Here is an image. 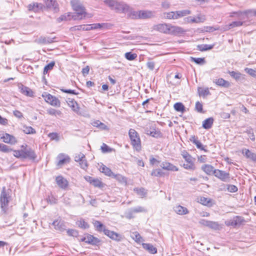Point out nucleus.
<instances>
[{"label":"nucleus","mask_w":256,"mask_h":256,"mask_svg":"<svg viewBox=\"0 0 256 256\" xmlns=\"http://www.w3.org/2000/svg\"><path fill=\"white\" fill-rule=\"evenodd\" d=\"M56 180L58 186L62 189L66 188L68 186V180L61 176H57Z\"/></svg>","instance_id":"obj_17"},{"label":"nucleus","mask_w":256,"mask_h":256,"mask_svg":"<svg viewBox=\"0 0 256 256\" xmlns=\"http://www.w3.org/2000/svg\"><path fill=\"white\" fill-rule=\"evenodd\" d=\"M147 134L153 137L157 138L160 136V132L159 131L156 130L154 128H152L150 130H148Z\"/></svg>","instance_id":"obj_54"},{"label":"nucleus","mask_w":256,"mask_h":256,"mask_svg":"<svg viewBox=\"0 0 256 256\" xmlns=\"http://www.w3.org/2000/svg\"><path fill=\"white\" fill-rule=\"evenodd\" d=\"M48 137L52 140H59L58 134L56 132H52L48 134Z\"/></svg>","instance_id":"obj_62"},{"label":"nucleus","mask_w":256,"mask_h":256,"mask_svg":"<svg viewBox=\"0 0 256 256\" xmlns=\"http://www.w3.org/2000/svg\"><path fill=\"white\" fill-rule=\"evenodd\" d=\"M56 38H50L49 36H41L38 39L37 42L40 44H51L54 42V39Z\"/></svg>","instance_id":"obj_24"},{"label":"nucleus","mask_w":256,"mask_h":256,"mask_svg":"<svg viewBox=\"0 0 256 256\" xmlns=\"http://www.w3.org/2000/svg\"><path fill=\"white\" fill-rule=\"evenodd\" d=\"M118 1L116 0H104V2L112 10H114Z\"/></svg>","instance_id":"obj_42"},{"label":"nucleus","mask_w":256,"mask_h":256,"mask_svg":"<svg viewBox=\"0 0 256 256\" xmlns=\"http://www.w3.org/2000/svg\"><path fill=\"white\" fill-rule=\"evenodd\" d=\"M46 4L47 7L53 8L56 10L57 8V4L55 0H45Z\"/></svg>","instance_id":"obj_35"},{"label":"nucleus","mask_w":256,"mask_h":256,"mask_svg":"<svg viewBox=\"0 0 256 256\" xmlns=\"http://www.w3.org/2000/svg\"><path fill=\"white\" fill-rule=\"evenodd\" d=\"M2 138L4 142L10 143L12 144H15L17 142L14 136L8 134H6Z\"/></svg>","instance_id":"obj_20"},{"label":"nucleus","mask_w":256,"mask_h":256,"mask_svg":"<svg viewBox=\"0 0 256 256\" xmlns=\"http://www.w3.org/2000/svg\"><path fill=\"white\" fill-rule=\"evenodd\" d=\"M28 8L29 10H32L36 12L42 8V4L38 3H34L29 4Z\"/></svg>","instance_id":"obj_34"},{"label":"nucleus","mask_w":256,"mask_h":256,"mask_svg":"<svg viewBox=\"0 0 256 256\" xmlns=\"http://www.w3.org/2000/svg\"><path fill=\"white\" fill-rule=\"evenodd\" d=\"M108 237L112 238V240L116 241H120L122 239V236H120V235L113 231L111 232V233L110 234Z\"/></svg>","instance_id":"obj_45"},{"label":"nucleus","mask_w":256,"mask_h":256,"mask_svg":"<svg viewBox=\"0 0 256 256\" xmlns=\"http://www.w3.org/2000/svg\"><path fill=\"white\" fill-rule=\"evenodd\" d=\"M229 74L230 76L236 80H238L240 78L241 74L240 72H236L234 71L230 72Z\"/></svg>","instance_id":"obj_60"},{"label":"nucleus","mask_w":256,"mask_h":256,"mask_svg":"<svg viewBox=\"0 0 256 256\" xmlns=\"http://www.w3.org/2000/svg\"><path fill=\"white\" fill-rule=\"evenodd\" d=\"M160 166L164 170L176 172L178 170V168L176 166L167 162H162L160 164Z\"/></svg>","instance_id":"obj_14"},{"label":"nucleus","mask_w":256,"mask_h":256,"mask_svg":"<svg viewBox=\"0 0 256 256\" xmlns=\"http://www.w3.org/2000/svg\"><path fill=\"white\" fill-rule=\"evenodd\" d=\"M234 14L236 15V17L240 20H244V18H241V16H246L247 18H248V10L244 11H238L233 12L230 14V16L232 17Z\"/></svg>","instance_id":"obj_23"},{"label":"nucleus","mask_w":256,"mask_h":256,"mask_svg":"<svg viewBox=\"0 0 256 256\" xmlns=\"http://www.w3.org/2000/svg\"><path fill=\"white\" fill-rule=\"evenodd\" d=\"M46 200L48 202L51 204H56L58 202V199L53 195L49 196Z\"/></svg>","instance_id":"obj_55"},{"label":"nucleus","mask_w":256,"mask_h":256,"mask_svg":"<svg viewBox=\"0 0 256 256\" xmlns=\"http://www.w3.org/2000/svg\"><path fill=\"white\" fill-rule=\"evenodd\" d=\"M86 16L90 18L91 15L88 14L86 11L85 8H84V10H79L78 11L76 12V14L72 16V18L74 20H80L85 18Z\"/></svg>","instance_id":"obj_10"},{"label":"nucleus","mask_w":256,"mask_h":256,"mask_svg":"<svg viewBox=\"0 0 256 256\" xmlns=\"http://www.w3.org/2000/svg\"><path fill=\"white\" fill-rule=\"evenodd\" d=\"M202 170L204 171L206 174H214V167L210 164H204L202 166Z\"/></svg>","instance_id":"obj_32"},{"label":"nucleus","mask_w":256,"mask_h":256,"mask_svg":"<svg viewBox=\"0 0 256 256\" xmlns=\"http://www.w3.org/2000/svg\"><path fill=\"white\" fill-rule=\"evenodd\" d=\"M66 102L68 106L72 108L74 112L77 114L78 113L80 108L78 106V104L75 100L68 98Z\"/></svg>","instance_id":"obj_22"},{"label":"nucleus","mask_w":256,"mask_h":256,"mask_svg":"<svg viewBox=\"0 0 256 256\" xmlns=\"http://www.w3.org/2000/svg\"><path fill=\"white\" fill-rule=\"evenodd\" d=\"M184 32L185 30L182 27L173 26L172 24H170L168 34L176 36L182 34Z\"/></svg>","instance_id":"obj_11"},{"label":"nucleus","mask_w":256,"mask_h":256,"mask_svg":"<svg viewBox=\"0 0 256 256\" xmlns=\"http://www.w3.org/2000/svg\"><path fill=\"white\" fill-rule=\"evenodd\" d=\"M42 96L45 101L51 106L58 108L60 106V102L56 96L46 93L42 94Z\"/></svg>","instance_id":"obj_4"},{"label":"nucleus","mask_w":256,"mask_h":256,"mask_svg":"<svg viewBox=\"0 0 256 256\" xmlns=\"http://www.w3.org/2000/svg\"><path fill=\"white\" fill-rule=\"evenodd\" d=\"M198 92L200 96H202L204 98L210 94L208 88L198 87Z\"/></svg>","instance_id":"obj_28"},{"label":"nucleus","mask_w":256,"mask_h":256,"mask_svg":"<svg viewBox=\"0 0 256 256\" xmlns=\"http://www.w3.org/2000/svg\"><path fill=\"white\" fill-rule=\"evenodd\" d=\"M147 68L150 70H152L154 68L155 63L152 61H148L146 62Z\"/></svg>","instance_id":"obj_64"},{"label":"nucleus","mask_w":256,"mask_h":256,"mask_svg":"<svg viewBox=\"0 0 256 256\" xmlns=\"http://www.w3.org/2000/svg\"><path fill=\"white\" fill-rule=\"evenodd\" d=\"M36 158V155L32 149L25 148L24 150V158L34 160Z\"/></svg>","instance_id":"obj_16"},{"label":"nucleus","mask_w":256,"mask_h":256,"mask_svg":"<svg viewBox=\"0 0 256 256\" xmlns=\"http://www.w3.org/2000/svg\"><path fill=\"white\" fill-rule=\"evenodd\" d=\"M128 134L134 148L136 151H140L141 150V144L138 132L134 129L131 128L129 130Z\"/></svg>","instance_id":"obj_2"},{"label":"nucleus","mask_w":256,"mask_h":256,"mask_svg":"<svg viewBox=\"0 0 256 256\" xmlns=\"http://www.w3.org/2000/svg\"><path fill=\"white\" fill-rule=\"evenodd\" d=\"M214 82L218 86H222L224 88H228L230 86V84L228 81L224 80L222 78H220L218 80H216Z\"/></svg>","instance_id":"obj_29"},{"label":"nucleus","mask_w":256,"mask_h":256,"mask_svg":"<svg viewBox=\"0 0 256 256\" xmlns=\"http://www.w3.org/2000/svg\"><path fill=\"white\" fill-rule=\"evenodd\" d=\"M198 50L200 51H205L208 50H210L212 49L214 47V45H208V44H201L198 45Z\"/></svg>","instance_id":"obj_47"},{"label":"nucleus","mask_w":256,"mask_h":256,"mask_svg":"<svg viewBox=\"0 0 256 256\" xmlns=\"http://www.w3.org/2000/svg\"><path fill=\"white\" fill-rule=\"evenodd\" d=\"M191 60L192 62H194L196 64H205V59L204 58H193L191 57Z\"/></svg>","instance_id":"obj_51"},{"label":"nucleus","mask_w":256,"mask_h":256,"mask_svg":"<svg viewBox=\"0 0 256 256\" xmlns=\"http://www.w3.org/2000/svg\"><path fill=\"white\" fill-rule=\"evenodd\" d=\"M244 222V220L243 218L240 216H236L232 219L226 220L225 222V224L227 226H240Z\"/></svg>","instance_id":"obj_6"},{"label":"nucleus","mask_w":256,"mask_h":256,"mask_svg":"<svg viewBox=\"0 0 256 256\" xmlns=\"http://www.w3.org/2000/svg\"><path fill=\"white\" fill-rule=\"evenodd\" d=\"M124 56L128 60H133L136 58L137 54H132L131 52H128L125 54Z\"/></svg>","instance_id":"obj_49"},{"label":"nucleus","mask_w":256,"mask_h":256,"mask_svg":"<svg viewBox=\"0 0 256 256\" xmlns=\"http://www.w3.org/2000/svg\"><path fill=\"white\" fill-rule=\"evenodd\" d=\"M10 190H6V187H3L0 196V202L2 212L6 214L8 210V203L10 201Z\"/></svg>","instance_id":"obj_1"},{"label":"nucleus","mask_w":256,"mask_h":256,"mask_svg":"<svg viewBox=\"0 0 256 256\" xmlns=\"http://www.w3.org/2000/svg\"><path fill=\"white\" fill-rule=\"evenodd\" d=\"M208 227L216 230H220L222 228L220 224L218 222L210 220L209 221Z\"/></svg>","instance_id":"obj_30"},{"label":"nucleus","mask_w":256,"mask_h":256,"mask_svg":"<svg viewBox=\"0 0 256 256\" xmlns=\"http://www.w3.org/2000/svg\"><path fill=\"white\" fill-rule=\"evenodd\" d=\"M74 28L75 30H92V27L90 24H82L75 26Z\"/></svg>","instance_id":"obj_36"},{"label":"nucleus","mask_w":256,"mask_h":256,"mask_svg":"<svg viewBox=\"0 0 256 256\" xmlns=\"http://www.w3.org/2000/svg\"><path fill=\"white\" fill-rule=\"evenodd\" d=\"M151 175L154 176H162L164 175V173L160 169H156L152 172Z\"/></svg>","instance_id":"obj_52"},{"label":"nucleus","mask_w":256,"mask_h":256,"mask_svg":"<svg viewBox=\"0 0 256 256\" xmlns=\"http://www.w3.org/2000/svg\"><path fill=\"white\" fill-rule=\"evenodd\" d=\"M23 132L26 134H34L36 131L32 126H24Z\"/></svg>","instance_id":"obj_44"},{"label":"nucleus","mask_w":256,"mask_h":256,"mask_svg":"<svg viewBox=\"0 0 256 256\" xmlns=\"http://www.w3.org/2000/svg\"><path fill=\"white\" fill-rule=\"evenodd\" d=\"M70 14H64L61 16L59 18H58V20L59 22H62V20H70Z\"/></svg>","instance_id":"obj_63"},{"label":"nucleus","mask_w":256,"mask_h":256,"mask_svg":"<svg viewBox=\"0 0 256 256\" xmlns=\"http://www.w3.org/2000/svg\"><path fill=\"white\" fill-rule=\"evenodd\" d=\"M14 156L20 158H24V150H14Z\"/></svg>","instance_id":"obj_56"},{"label":"nucleus","mask_w":256,"mask_h":256,"mask_svg":"<svg viewBox=\"0 0 256 256\" xmlns=\"http://www.w3.org/2000/svg\"><path fill=\"white\" fill-rule=\"evenodd\" d=\"M142 247L152 254H156L157 249L150 244H142Z\"/></svg>","instance_id":"obj_26"},{"label":"nucleus","mask_w":256,"mask_h":256,"mask_svg":"<svg viewBox=\"0 0 256 256\" xmlns=\"http://www.w3.org/2000/svg\"><path fill=\"white\" fill-rule=\"evenodd\" d=\"M242 154L247 158L250 160L256 162V154L251 152L249 150L244 148L242 150Z\"/></svg>","instance_id":"obj_19"},{"label":"nucleus","mask_w":256,"mask_h":256,"mask_svg":"<svg viewBox=\"0 0 256 256\" xmlns=\"http://www.w3.org/2000/svg\"><path fill=\"white\" fill-rule=\"evenodd\" d=\"M182 156L186 162V163L183 164L184 168L188 170H194L196 169V166L194 163L195 159L187 152H184Z\"/></svg>","instance_id":"obj_3"},{"label":"nucleus","mask_w":256,"mask_h":256,"mask_svg":"<svg viewBox=\"0 0 256 256\" xmlns=\"http://www.w3.org/2000/svg\"><path fill=\"white\" fill-rule=\"evenodd\" d=\"M57 159L58 160L57 166H62L65 164L69 162L70 160V157L64 154H59L57 157Z\"/></svg>","instance_id":"obj_13"},{"label":"nucleus","mask_w":256,"mask_h":256,"mask_svg":"<svg viewBox=\"0 0 256 256\" xmlns=\"http://www.w3.org/2000/svg\"><path fill=\"white\" fill-rule=\"evenodd\" d=\"M174 110L179 112L183 113L185 110V107L184 105L181 102H176L174 104Z\"/></svg>","instance_id":"obj_37"},{"label":"nucleus","mask_w":256,"mask_h":256,"mask_svg":"<svg viewBox=\"0 0 256 256\" xmlns=\"http://www.w3.org/2000/svg\"><path fill=\"white\" fill-rule=\"evenodd\" d=\"M94 227L98 232H102L105 226L100 222L96 220L94 223Z\"/></svg>","instance_id":"obj_50"},{"label":"nucleus","mask_w":256,"mask_h":256,"mask_svg":"<svg viewBox=\"0 0 256 256\" xmlns=\"http://www.w3.org/2000/svg\"><path fill=\"white\" fill-rule=\"evenodd\" d=\"M214 174L215 176L223 182H228L230 181V174L224 171L218 169L214 170Z\"/></svg>","instance_id":"obj_7"},{"label":"nucleus","mask_w":256,"mask_h":256,"mask_svg":"<svg viewBox=\"0 0 256 256\" xmlns=\"http://www.w3.org/2000/svg\"><path fill=\"white\" fill-rule=\"evenodd\" d=\"M190 14V11L188 10L176 11V19L186 16Z\"/></svg>","instance_id":"obj_31"},{"label":"nucleus","mask_w":256,"mask_h":256,"mask_svg":"<svg viewBox=\"0 0 256 256\" xmlns=\"http://www.w3.org/2000/svg\"><path fill=\"white\" fill-rule=\"evenodd\" d=\"M80 241L94 246H98L100 242V240L91 234H86L82 238Z\"/></svg>","instance_id":"obj_5"},{"label":"nucleus","mask_w":256,"mask_h":256,"mask_svg":"<svg viewBox=\"0 0 256 256\" xmlns=\"http://www.w3.org/2000/svg\"><path fill=\"white\" fill-rule=\"evenodd\" d=\"M164 16L168 19L176 20V12H164Z\"/></svg>","instance_id":"obj_46"},{"label":"nucleus","mask_w":256,"mask_h":256,"mask_svg":"<svg viewBox=\"0 0 256 256\" xmlns=\"http://www.w3.org/2000/svg\"><path fill=\"white\" fill-rule=\"evenodd\" d=\"M130 7L123 2H117L114 10L119 12H126L129 11Z\"/></svg>","instance_id":"obj_12"},{"label":"nucleus","mask_w":256,"mask_h":256,"mask_svg":"<svg viewBox=\"0 0 256 256\" xmlns=\"http://www.w3.org/2000/svg\"><path fill=\"white\" fill-rule=\"evenodd\" d=\"M67 234L68 236H78V232L76 230L70 229L67 230Z\"/></svg>","instance_id":"obj_61"},{"label":"nucleus","mask_w":256,"mask_h":256,"mask_svg":"<svg viewBox=\"0 0 256 256\" xmlns=\"http://www.w3.org/2000/svg\"><path fill=\"white\" fill-rule=\"evenodd\" d=\"M244 70L246 73L248 74L251 76L256 77V70L248 68H246Z\"/></svg>","instance_id":"obj_59"},{"label":"nucleus","mask_w":256,"mask_h":256,"mask_svg":"<svg viewBox=\"0 0 256 256\" xmlns=\"http://www.w3.org/2000/svg\"><path fill=\"white\" fill-rule=\"evenodd\" d=\"M47 113L50 116H60L62 114V112L59 110L54 109L53 108H49L46 110Z\"/></svg>","instance_id":"obj_33"},{"label":"nucleus","mask_w":256,"mask_h":256,"mask_svg":"<svg viewBox=\"0 0 256 256\" xmlns=\"http://www.w3.org/2000/svg\"><path fill=\"white\" fill-rule=\"evenodd\" d=\"M213 122L214 118H208L203 121L202 127L206 130H208L212 128Z\"/></svg>","instance_id":"obj_27"},{"label":"nucleus","mask_w":256,"mask_h":256,"mask_svg":"<svg viewBox=\"0 0 256 256\" xmlns=\"http://www.w3.org/2000/svg\"><path fill=\"white\" fill-rule=\"evenodd\" d=\"M70 3L72 9L75 12L78 11L79 10H84V7L78 0H71Z\"/></svg>","instance_id":"obj_21"},{"label":"nucleus","mask_w":256,"mask_h":256,"mask_svg":"<svg viewBox=\"0 0 256 256\" xmlns=\"http://www.w3.org/2000/svg\"><path fill=\"white\" fill-rule=\"evenodd\" d=\"M100 170L106 176H111L113 174L111 170L105 166H102L100 168Z\"/></svg>","instance_id":"obj_41"},{"label":"nucleus","mask_w":256,"mask_h":256,"mask_svg":"<svg viewBox=\"0 0 256 256\" xmlns=\"http://www.w3.org/2000/svg\"><path fill=\"white\" fill-rule=\"evenodd\" d=\"M76 224L78 227L84 229L88 228L89 227L88 224L82 219L78 220L76 222Z\"/></svg>","instance_id":"obj_43"},{"label":"nucleus","mask_w":256,"mask_h":256,"mask_svg":"<svg viewBox=\"0 0 256 256\" xmlns=\"http://www.w3.org/2000/svg\"><path fill=\"white\" fill-rule=\"evenodd\" d=\"M170 24H160L154 26V30L165 34H169Z\"/></svg>","instance_id":"obj_9"},{"label":"nucleus","mask_w":256,"mask_h":256,"mask_svg":"<svg viewBox=\"0 0 256 256\" xmlns=\"http://www.w3.org/2000/svg\"><path fill=\"white\" fill-rule=\"evenodd\" d=\"M19 88L20 92L25 96L30 97L34 96V92L30 88L22 84L19 86Z\"/></svg>","instance_id":"obj_18"},{"label":"nucleus","mask_w":256,"mask_h":256,"mask_svg":"<svg viewBox=\"0 0 256 256\" xmlns=\"http://www.w3.org/2000/svg\"><path fill=\"white\" fill-rule=\"evenodd\" d=\"M92 184L95 187L100 188L102 186V182L98 178H94Z\"/></svg>","instance_id":"obj_58"},{"label":"nucleus","mask_w":256,"mask_h":256,"mask_svg":"<svg viewBox=\"0 0 256 256\" xmlns=\"http://www.w3.org/2000/svg\"><path fill=\"white\" fill-rule=\"evenodd\" d=\"M134 191L142 198L144 197L146 194V192L143 188H135Z\"/></svg>","instance_id":"obj_38"},{"label":"nucleus","mask_w":256,"mask_h":256,"mask_svg":"<svg viewBox=\"0 0 256 256\" xmlns=\"http://www.w3.org/2000/svg\"><path fill=\"white\" fill-rule=\"evenodd\" d=\"M54 64H55L54 62H52L49 63L48 64L46 65L44 68V74H46L49 70H52L54 66Z\"/></svg>","instance_id":"obj_53"},{"label":"nucleus","mask_w":256,"mask_h":256,"mask_svg":"<svg viewBox=\"0 0 256 256\" xmlns=\"http://www.w3.org/2000/svg\"><path fill=\"white\" fill-rule=\"evenodd\" d=\"M54 228L62 232L66 229L64 222L61 220H56L52 223Z\"/></svg>","instance_id":"obj_15"},{"label":"nucleus","mask_w":256,"mask_h":256,"mask_svg":"<svg viewBox=\"0 0 256 256\" xmlns=\"http://www.w3.org/2000/svg\"><path fill=\"white\" fill-rule=\"evenodd\" d=\"M133 14L136 18H148L154 17V12L150 10H140L138 12H134Z\"/></svg>","instance_id":"obj_8"},{"label":"nucleus","mask_w":256,"mask_h":256,"mask_svg":"<svg viewBox=\"0 0 256 256\" xmlns=\"http://www.w3.org/2000/svg\"><path fill=\"white\" fill-rule=\"evenodd\" d=\"M146 210L142 206H138L134 208H131L130 210V214H133L137 212H146Z\"/></svg>","instance_id":"obj_40"},{"label":"nucleus","mask_w":256,"mask_h":256,"mask_svg":"<svg viewBox=\"0 0 256 256\" xmlns=\"http://www.w3.org/2000/svg\"><path fill=\"white\" fill-rule=\"evenodd\" d=\"M0 151L4 152H8L12 151V149L8 146L1 144L0 146Z\"/></svg>","instance_id":"obj_57"},{"label":"nucleus","mask_w":256,"mask_h":256,"mask_svg":"<svg viewBox=\"0 0 256 256\" xmlns=\"http://www.w3.org/2000/svg\"><path fill=\"white\" fill-rule=\"evenodd\" d=\"M131 236L138 243H140L142 242V237L137 232H133L132 235Z\"/></svg>","instance_id":"obj_48"},{"label":"nucleus","mask_w":256,"mask_h":256,"mask_svg":"<svg viewBox=\"0 0 256 256\" xmlns=\"http://www.w3.org/2000/svg\"><path fill=\"white\" fill-rule=\"evenodd\" d=\"M174 210L177 214L180 215L186 214L189 212L188 210L186 208L180 205L175 206L174 208Z\"/></svg>","instance_id":"obj_25"},{"label":"nucleus","mask_w":256,"mask_h":256,"mask_svg":"<svg viewBox=\"0 0 256 256\" xmlns=\"http://www.w3.org/2000/svg\"><path fill=\"white\" fill-rule=\"evenodd\" d=\"M245 24L244 21H236L233 22L228 26V28L231 29L235 27H238L244 25Z\"/></svg>","instance_id":"obj_39"}]
</instances>
